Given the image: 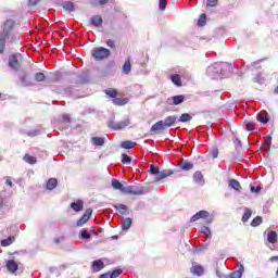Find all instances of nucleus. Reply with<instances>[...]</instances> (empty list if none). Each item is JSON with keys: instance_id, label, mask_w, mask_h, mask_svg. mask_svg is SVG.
<instances>
[{"instance_id": "f257e3e1", "label": "nucleus", "mask_w": 278, "mask_h": 278, "mask_svg": "<svg viewBox=\"0 0 278 278\" xmlns=\"http://www.w3.org/2000/svg\"><path fill=\"white\" fill-rule=\"evenodd\" d=\"M14 27H16V22L14 20H7L2 25V31L0 33V54L5 53V42L9 40L11 45L18 42L21 40V34L14 33Z\"/></svg>"}, {"instance_id": "f03ea898", "label": "nucleus", "mask_w": 278, "mask_h": 278, "mask_svg": "<svg viewBox=\"0 0 278 278\" xmlns=\"http://www.w3.org/2000/svg\"><path fill=\"white\" fill-rule=\"evenodd\" d=\"M111 54L112 52L110 51V49L104 47L94 48L91 52L92 58L97 62H101V60H108V58H110Z\"/></svg>"}, {"instance_id": "7ed1b4c3", "label": "nucleus", "mask_w": 278, "mask_h": 278, "mask_svg": "<svg viewBox=\"0 0 278 278\" xmlns=\"http://www.w3.org/2000/svg\"><path fill=\"white\" fill-rule=\"evenodd\" d=\"M23 62V54L15 52L9 56V66L14 71L21 68V63Z\"/></svg>"}, {"instance_id": "20e7f679", "label": "nucleus", "mask_w": 278, "mask_h": 278, "mask_svg": "<svg viewBox=\"0 0 278 278\" xmlns=\"http://www.w3.org/2000/svg\"><path fill=\"white\" fill-rule=\"evenodd\" d=\"M124 194H130L132 197H140L144 194V189L138 186H126L124 189Z\"/></svg>"}, {"instance_id": "39448f33", "label": "nucleus", "mask_w": 278, "mask_h": 278, "mask_svg": "<svg viewBox=\"0 0 278 278\" xmlns=\"http://www.w3.org/2000/svg\"><path fill=\"white\" fill-rule=\"evenodd\" d=\"M129 125H130L129 119H125V121L119 122V123H116V122H114V121H110V122L108 123V127H109L110 129H113L114 131H118V130H121V129H125V127H129Z\"/></svg>"}, {"instance_id": "423d86ee", "label": "nucleus", "mask_w": 278, "mask_h": 278, "mask_svg": "<svg viewBox=\"0 0 278 278\" xmlns=\"http://www.w3.org/2000/svg\"><path fill=\"white\" fill-rule=\"evenodd\" d=\"M90 216H92V208H87L81 218L77 220L76 227H84L90 220Z\"/></svg>"}, {"instance_id": "0eeeda50", "label": "nucleus", "mask_w": 278, "mask_h": 278, "mask_svg": "<svg viewBox=\"0 0 278 278\" xmlns=\"http://www.w3.org/2000/svg\"><path fill=\"white\" fill-rule=\"evenodd\" d=\"M105 268V263L101 258L96 260L91 263L92 273H99Z\"/></svg>"}, {"instance_id": "6e6552de", "label": "nucleus", "mask_w": 278, "mask_h": 278, "mask_svg": "<svg viewBox=\"0 0 278 278\" xmlns=\"http://www.w3.org/2000/svg\"><path fill=\"white\" fill-rule=\"evenodd\" d=\"M89 23L92 27H103V17L101 15H93Z\"/></svg>"}, {"instance_id": "1a4fd4ad", "label": "nucleus", "mask_w": 278, "mask_h": 278, "mask_svg": "<svg viewBox=\"0 0 278 278\" xmlns=\"http://www.w3.org/2000/svg\"><path fill=\"white\" fill-rule=\"evenodd\" d=\"M173 175V169H164L159 172V175L155 177L154 181H162V179H166V177H170Z\"/></svg>"}, {"instance_id": "9d476101", "label": "nucleus", "mask_w": 278, "mask_h": 278, "mask_svg": "<svg viewBox=\"0 0 278 278\" xmlns=\"http://www.w3.org/2000/svg\"><path fill=\"white\" fill-rule=\"evenodd\" d=\"M210 216V212L207 211H200L195 215L191 217V223H197V220H200V218H207Z\"/></svg>"}, {"instance_id": "9b49d317", "label": "nucleus", "mask_w": 278, "mask_h": 278, "mask_svg": "<svg viewBox=\"0 0 278 278\" xmlns=\"http://www.w3.org/2000/svg\"><path fill=\"white\" fill-rule=\"evenodd\" d=\"M169 101H172V105H181L184 101H186V96L179 94V96H174L169 98Z\"/></svg>"}, {"instance_id": "f8f14e48", "label": "nucleus", "mask_w": 278, "mask_h": 278, "mask_svg": "<svg viewBox=\"0 0 278 278\" xmlns=\"http://www.w3.org/2000/svg\"><path fill=\"white\" fill-rule=\"evenodd\" d=\"M190 271L192 273V275H197V277H202V275L205 273V269L201 265H193L190 268Z\"/></svg>"}, {"instance_id": "ddd939ff", "label": "nucleus", "mask_w": 278, "mask_h": 278, "mask_svg": "<svg viewBox=\"0 0 278 278\" xmlns=\"http://www.w3.org/2000/svg\"><path fill=\"white\" fill-rule=\"evenodd\" d=\"M111 186H112V188H114V190H119L123 193L125 192L126 187L121 181H118V179H116V178L112 179Z\"/></svg>"}, {"instance_id": "4468645a", "label": "nucleus", "mask_w": 278, "mask_h": 278, "mask_svg": "<svg viewBox=\"0 0 278 278\" xmlns=\"http://www.w3.org/2000/svg\"><path fill=\"white\" fill-rule=\"evenodd\" d=\"M163 123L165 125V129L167 127H173V125H175L177 123V116L176 115H169L165 118V121Z\"/></svg>"}, {"instance_id": "2eb2a0df", "label": "nucleus", "mask_w": 278, "mask_h": 278, "mask_svg": "<svg viewBox=\"0 0 278 278\" xmlns=\"http://www.w3.org/2000/svg\"><path fill=\"white\" fill-rule=\"evenodd\" d=\"M5 266L9 273H16V270H18V264L15 263L14 260H9Z\"/></svg>"}, {"instance_id": "dca6fc26", "label": "nucleus", "mask_w": 278, "mask_h": 278, "mask_svg": "<svg viewBox=\"0 0 278 278\" xmlns=\"http://www.w3.org/2000/svg\"><path fill=\"white\" fill-rule=\"evenodd\" d=\"M122 71L123 73H125V75H129L131 73V58H128L123 66H122Z\"/></svg>"}, {"instance_id": "f3484780", "label": "nucleus", "mask_w": 278, "mask_h": 278, "mask_svg": "<svg viewBox=\"0 0 278 278\" xmlns=\"http://www.w3.org/2000/svg\"><path fill=\"white\" fill-rule=\"evenodd\" d=\"M114 207L116 212H118V214H121L122 216H125V214L129 213V207H127V205L125 204H115Z\"/></svg>"}, {"instance_id": "a211bd4d", "label": "nucleus", "mask_w": 278, "mask_h": 278, "mask_svg": "<svg viewBox=\"0 0 278 278\" xmlns=\"http://www.w3.org/2000/svg\"><path fill=\"white\" fill-rule=\"evenodd\" d=\"M71 207L74 212H81L84 210V201L77 200L76 202H72Z\"/></svg>"}, {"instance_id": "6ab92c4d", "label": "nucleus", "mask_w": 278, "mask_h": 278, "mask_svg": "<svg viewBox=\"0 0 278 278\" xmlns=\"http://www.w3.org/2000/svg\"><path fill=\"white\" fill-rule=\"evenodd\" d=\"M164 129H166L164 121H159L151 127V131H162Z\"/></svg>"}, {"instance_id": "aec40b11", "label": "nucleus", "mask_w": 278, "mask_h": 278, "mask_svg": "<svg viewBox=\"0 0 278 278\" xmlns=\"http://www.w3.org/2000/svg\"><path fill=\"white\" fill-rule=\"evenodd\" d=\"M229 187L232 188V190H237V192H240V190H242V185H240V181H238L237 179H230Z\"/></svg>"}, {"instance_id": "412c9836", "label": "nucleus", "mask_w": 278, "mask_h": 278, "mask_svg": "<svg viewBox=\"0 0 278 278\" xmlns=\"http://www.w3.org/2000/svg\"><path fill=\"white\" fill-rule=\"evenodd\" d=\"M47 190H55L58 188V179L50 178L46 185Z\"/></svg>"}, {"instance_id": "4be33fe9", "label": "nucleus", "mask_w": 278, "mask_h": 278, "mask_svg": "<svg viewBox=\"0 0 278 278\" xmlns=\"http://www.w3.org/2000/svg\"><path fill=\"white\" fill-rule=\"evenodd\" d=\"M267 241L270 244H277V232L274 230H270L267 235Z\"/></svg>"}, {"instance_id": "5701e85b", "label": "nucleus", "mask_w": 278, "mask_h": 278, "mask_svg": "<svg viewBox=\"0 0 278 278\" xmlns=\"http://www.w3.org/2000/svg\"><path fill=\"white\" fill-rule=\"evenodd\" d=\"M91 142L94 147H103V144H105V139H103V137H93L91 138Z\"/></svg>"}, {"instance_id": "b1692460", "label": "nucleus", "mask_w": 278, "mask_h": 278, "mask_svg": "<svg viewBox=\"0 0 278 278\" xmlns=\"http://www.w3.org/2000/svg\"><path fill=\"white\" fill-rule=\"evenodd\" d=\"M232 157L236 162H242V160H244V153L242 152V150H236L232 153Z\"/></svg>"}, {"instance_id": "393cba45", "label": "nucleus", "mask_w": 278, "mask_h": 278, "mask_svg": "<svg viewBox=\"0 0 278 278\" xmlns=\"http://www.w3.org/2000/svg\"><path fill=\"white\" fill-rule=\"evenodd\" d=\"M244 273V266L240 265L238 270L232 271L229 275V278H242V274Z\"/></svg>"}, {"instance_id": "a878e982", "label": "nucleus", "mask_w": 278, "mask_h": 278, "mask_svg": "<svg viewBox=\"0 0 278 278\" xmlns=\"http://www.w3.org/2000/svg\"><path fill=\"white\" fill-rule=\"evenodd\" d=\"M138 143L127 140V141H122L121 142V148L122 149H134Z\"/></svg>"}, {"instance_id": "bb28decb", "label": "nucleus", "mask_w": 278, "mask_h": 278, "mask_svg": "<svg viewBox=\"0 0 278 278\" xmlns=\"http://www.w3.org/2000/svg\"><path fill=\"white\" fill-rule=\"evenodd\" d=\"M252 214H253V211H251V208L249 207H245L242 216V223H249V218H251Z\"/></svg>"}, {"instance_id": "cd10ccee", "label": "nucleus", "mask_w": 278, "mask_h": 278, "mask_svg": "<svg viewBox=\"0 0 278 278\" xmlns=\"http://www.w3.org/2000/svg\"><path fill=\"white\" fill-rule=\"evenodd\" d=\"M132 223H134V220H131V218L127 217V218L124 219L123 223H122V229H123L124 231H127L128 229H130Z\"/></svg>"}, {"instance_id": "c85d7f7f", "label": "nucleus", "mask_w": 278, "mask_h": 278, "mask_svg": "<svg viewBox=\"0 0 278 278\" xmlns=\"http://www.w3.org/2000/svg\"><path fill=\"white\" fill-rule=\"evenodd\" d=\"M180 168H181V170H192L194 168V164H192L188 161H185L180 164Z\"/></svg>"}, {"instance_id": "c756f323", "label": "nucleus", "mask_w": 278, "mask_h": 278, "mask_svg": "<svg viewBox=\"0 0 278 278\" xmlns=\"http://www.w3.org/2000/svg\"><path fill=\"white\" fill-rule=\"evenodd\" d=\"M170 80L175 86L181 87V76H179L178 74L172 75Z\"/></svg>"}, {"instance_id": "7c9ffc66", "label": "nucleus", "mask_w": 278, "mask_h": 278, "mask_svg": "<svg viewBox=\"0 0 278 278\" xmlns=\"http://www.w3.org/2000/svg\"><path fill=\"white\" fill-rule=\"evenodd\" d=\"M114 105H127V98H115L112 100Z\"/></svg>"}, {"instance_id": "2f4dec72", "label": "nucleus", "mask_w": 278, "mask_h": 278, "mask_svg": "<svg viewBox=\"0 0 278 278\" xmlns=\"http://www.w3.org/2000/svg\"><path fill=\"white\" fill-rule=\"evenodd\" d=\"M24 162H26L27 164H36V162H38V160L35 156H31L29 154H25L23 157Z\"/></svg>"}, {"instance_id": "473e14b6", "label": "nucleus", "mask_w": 278, "mask_h": 278, "mask_svg": "<svg viewBox=\"0 0 278 278\" xmlns=\"http://www.w3.org/2000/svg\"><path fill=\"white\" fill-rule=\"evenodd\" d=\"M104 92L111 99H115L116 97H118V90H116V89H106V90H104Z\"/></svg>"}, {"instance_id": "72a5a7b5", "label": "nucleus", "mask_w": 278, "mask_h": 278, "mask_svg": "<svg viewBox=\"0 0 278 278\" xmlns=\"http://www.w3.org/2000/svg\"><path fill=\"white\" fill-rule=\"evenodd\" d=\"M193 181H195V184H203V173L195 172L193 174Z\"/></svg>"}, {"instance_id": "f704fd0d", "label": "nucleus", "mask_w": 278, "mask_h": 278, "mask_svg": "<svg viewBox=\"0 0 278 278\" xmlns=\"http://www.w3.org/2000/svg\"><path fill=\"white\" fill-rule=\"evenodd\" d=\"M16 238L14 237H8L7 239L1 241V247H10V244H13Z\"/></svg>"}, {"instance_id": "c9c22d12", "label": "nucleus", "mask_w": 278, "mask_h": 278, "mask_svg": "<svg viewBox=\"0 0 278 278\" xmlns=\"http://www.w3.org/2000/svg\"><path fill=\"white\" fill-rule=\"evenodd\" d=\"M63 8L67 12H74L75 11V3L71 2V1L64 2Z\"/></svg>"}, {"instance_id": "e433bc0d", "label": "nucleus", "mask_w": 278, "mask_h": 278, "mask_svg": "<svg viewBox=\"0 0 278 278\" xmlns=\"http://www.w3.org/2000/svg\"><path fill=\"white\" fill-rule=\"evenodd\" d=\"M192 119V115L188 114V113H184L180 115L178 122L179 123H188Z\"/></svg>"}, {"instance_id": "4c0bfd02", "label": "nucleus", "mask_w": 278, "mask_h": 278, "mask_svg": "<svg viewBox=\"0 0 278 278\" xmlns=\"http://www.w3.org/2000/svg\"><path fill=\"white\" fill-rule=\"evenodd\" d=\"M257 121L263 123V125H266L268 123V115H266V113H258Z\"/></svg>"}, {"instance_id": "58836bf2", "label": "nucleus", "mask_w": 278, "mask_h": 278, "mask_svg": "<svg viewBox=\"0 0 278 278\" xmlns=\"http://www.w3.org/2000/svg\"><path fill=\"white\" fill-rule=\"evenodd\" d=\"M263 223L262 216H256L251 222V227H260V225Z\"/></svg>"}, {"instance_id": "ea45409f", "label": "nucleus", "mask_w": 278, "mask_h": 278, "mask_svg": "<svg viewBox=\"0 0 278 278\" xmlns=\"http://www.w3.org/2000/svg\"><path fill=\"white\" fill-rule=\"evenodd\" d=\"M207 23V16L205 14H201L198 20L199 27H203Z\"/></svg>"}, {"instance_id": "a19ab883", "label": "nucleus", "mask_w": 278, "mask_h": 278, "mask_svg": "<svg viewBox=\"0 0 278 278\" xmlns=\"http://www.w3.org/2000/svg\"><path fill=\"white\" fill-rule=\"evenodd\" d=\"M166 5H168V0H159V10H161V12L166 10Z\"/></svg>"}, {"instance_id": "79ce46f5", "label": "nucleus", "mask_w": 278, "mask_h": 278, "mask_svg": "<svg viewBox=\"0 0 278 278\" xmlns=\"http://www.w3.org/2000/svg\"><path fill=\"white\" fill-rule=\"evenodd\" d=\"M45 79H47V76L45 75V73L39 72L35 74V80L37 81H45Z\"/></svg>"}, {"instance_id": "37998d69", "label": "nucleus", "mask_w": 278, "mask_h": 278, "mask_svg": "<svg viewBox=\"0 0 278 278\" xmlns=\"http://www.w3.org/2000/svg\"><path fill=\"white\" fill-rule=\"evenodd\" d=\"M121 275H123V270L122 269H115L111 274H109V277L110 278H117V277H121Z\"/></svg>"}, {"instance_id": "c03bdc74", "label": "nucleus", "mask_w": 278, "mask_h": 278, "mask_svg": "<svg viewBox=\"0 0 278 278\" xmlns=\"http://www.w3.org/2000/svg\"><path fill=\"white\" fill-rule=\"evenodd\" d=\"M122 164H131V157L127 154H122Z\"/></svg>"}, {"instance_id": "a18cd8bd", "label": "nucleus", "mask_w": 278, "mask_h": 278, "mask_svg": "<svg viewBox=\"0 0 278 278\" xmlns=\"http://www.w3.org/2000/svg\"><path fill=\"white\" fill-rule=\"evenodd\" d=\"M150 173L151 175H160V167L154 165L150 166Z\"/></svg>"}, {"instance_id": "49530a36", "label": "nucleus", "mask_w": 278, "mask_h": 278, "mask_svg": "<svg viewBox=\"0 0 278 278\" xmlns=\"http://www.w3.org/2000/svg\"><path fill=\"white\" fill-rule=\"evenodd\" d=\"M206 5L208 8H216V5H218V0H207Z\"/></svg>"}, {"instance_id": "de8ad7c7", "label": "nucleus", "mask_w": 278, "mask_h": 278, "mask_svg": "<svg viewBox=\"0 0 278 278\" xmlns=\"http://www.w3.org/2000/svg\"><path fill=\"white\" fill-rule=\"evenodd\" d=\"M201 233H204V236H212V231H210V228L208 227H206V226H203L202 228H201Z\"/></svg>"}, {"instance_id": "09e8293b", "label": "nucleus", "mask_w": 278, "mask_h": 278, "mask_svg": "<svg viewBox=\"0 0 278 278\" xmlns=\"http://www.w3.org/2000/svg\"><path fill=\"white\" fill-rule=\"evenodd\" d=\"M245 129L248 131H253L255 129V124H253V122H248L245 125Z\"/></svg>"}, {"instance_id": "8fccbe9b", "label": "nucleus", "mask_w": 278, "mask_h": 278, "mask_svg": "<svg viewBox=\"0 0 278 278\" xmlns=\"http://www.w3.org/2000/svg\"><path fill=\"white\" fill-rule=\"evenodd\" d=\"M81 238L85 239V240H90L91 236L89 235L88 230H83L81 231Z\"/></svg>"}, {"instance_id": "3c124183", "label": "nucleus", "mask_w": 278, "mask_h": 278, "mask_svg": "<svg viewBox=\"0 0 278 278\" xmlns=\"http://www.w3.org/2000/svg\"><path fill=\"white\" fill-rule=\"evenodd\" d=\"M211 155L213 160H216V157H218V148H213L211 151Z\"/></svg>"}, {"instance_id": "603ef678", "label": "nucleus", "mask_w": 278, "mask_h": 278, "mask_svg": "<svg viewBox=\"0 0 278 278\" xmlns=\"http://www.w3.org/2000/svg\"><path fill=\"white\" fill-rule=\"evenodd\" d=\"M106 45L110 47V49H116V43L112 39L106 40Z\"/></svg>"}, {"instance_id": "864d4df0", "label": "nucleus", "mask_w": 278, "mask_h": 278, "mask_svg": "<svg viewBox=\"0 0 278 278\" xmlns=\"http://www.w3.org/2000/svg\"><path fill=\"white\" fill-rule=\"evenodd\" d=\"M250 190H251V192H256V193H257V192H261L262 187L257 186V187L255 188V187L252 186V187L250 188Z\"/></svg>"}, {"instance_id": "5fc2aeb1", "label": "nucleus", "mask_w": 278, "mask_h": 278, "mask_svg": "<svg viewBox=\"0 0 278 278\" xmlns=\"http://www.w3.org/2000/svg\"><path fill=\"white\" fill-rule=\"evenodd\" d=\"M29 5H38L40 3V0H28Z\"/></svg>"}, {"instance_id": "6e6d98bb", "label": "nucleus", "mask_w": 278, "mask_h": 278, "mask_svg": "<svg viewBox=\"0 0 278 278\" xmlns=\"http://www.w3.org/2000/svg\"><path fill=\"white\" fill-rule=\"evenodd\" d=\"M5 185L9 186L10 188H12V186H14V185L12 184V178L7 177Z\"/></svg>"}, {"instance_id": "4d7b16f0", "label": "nucleus", "mask_w": 278, "mask_h": 278, "mask_svg": "<svg viewBox=\"0 0 278 278\" xmlns=\"http://www.w3.org/2000/svg\"><path fill=\"white\" fill-rule=\"evenodd\" d=\"M110 277V273H105V274H102L101 276H100V278H109Z\"/></svg>"}, {"instance_id": "13d9d810", "label": "nucleus", "mask_w": 278, "mask_h": 278, "mask_svg": "<svg viewBox=\"0 0 278 278\" xmlns=\"http://www.w3.org/2000/svg\"><path fill=\"white\" fill-rule=\"evenodd\" d=\"M100 5H105V3H108V0H98Z\"/></svg>"}, {"instance_id": "bf43d9fd", "label": "nucleus", "mask_w": 278, "mask_h": 278, "mask_svg": "<svg viewBox=\"0 0 278 278\" xmlns=\"http://www.w3.org/2000/svg\"><path fill=\"white\" fill-rule=\"evenodd\" d=\"M269 260H270L271 262H277V261H278V256H271Z\"/></svg>"}, {"instance_id": "052dcab7", "label": "nucleus", "mask_w": 278, "mask_h": 278, "mask_svg": "<svg viewBox=\"0 0 278 278\" xmlns=\"http://www.w3.org/2000/svg\"><path fill=\"white\" fill-rule=\"evenodd\" d=\"M111 239H112V240H118V236H116V235H115V236H112Z\"/></svg>"}, {"instance_id": "680f3d73", "label": "nucleus", "mask_w": 278, "mask_h": 278, "mask_svg": "<svg viewBox=\"0 0 278 278\" xmlns=\"http://www.w3.org/2000/svg\"><path fill=\"white\" fill-rule=\"evenodd\" d=\"M266 144H267L268 149H270V141H267Z\"/></svg>"}, {"instance_id": "e2e57ef3", "label": "nucleus", "mask_w": 278, "mask_h": 278, "mask_svg": "<svg viewBox=\"0 0 278 278\" xmlns=\"http://www.w3.org/2000/svg\"><path fill=\"white\" fill-rule=\"evenodd\" d=\"M275 92L276 94H278V86L275 88Z\"/></svg>"}, {"instance_id": "0e129e2a", "label": "nucleus", "mask_w": 278, "mask_h": 278, "mask_svg": "<svg viewBox=\"0 0 278 278\" xmlns=\"http://www.w3.org/2000/svg\"><path fill=\"white\" fill-rule=\"evenodd\" d=\"M56 244L60 243V239H55Z\"/></svg>"}, {"instance_id": "69168bd1", "label": "nucleus", "mask_w": 278, "mask_h": 278, "mask_svg": "<svg viewBox=\"0 0 278 278\" xmlns=\"http://www.w3.org/2000/svg\"><path fill=\"white\" fill-rule=\"evenodd\" d=\"M22 81H25V76H24V77H22Z\"/></svg>"}]
</instances>
